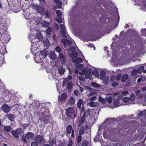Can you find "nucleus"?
Masks as SVG:
<instances>
[{"mask_svg":"<svg viewBox=\"0 0 146 146\" xmlns=\"http://www.w3.org/2000/svg\"><path fill=\"white\" fill-rule=\"evenodd\" d=\"M65 114L68 117L71 118H74L76 116L74 108L71 107H68L66 110Z\"/></svg>","mask_w":146,"mask_h":146,"instance_id":"obj_1","label":"nucleus"},{"mask_svg":"<svg viewBox=\"0 0 146 146\" xmlns=\"http://www.w3.org/2000/svg\"><path fill=\"white\" fill-rule=\"evenodd\" d=\"M141 117L144 118V119H141L142 122V125H146V110L140 112L138 114L137 118L140 119Z\"/></svg>","mask_w":146,"mask_h":146,"instance_id":"obj_2","label":"nucleus"},{"mask_svg":"<svg viewBox=\"0 0 146 146\" xmlns=\"http://www.w3.org/2000/svg\"><path fill=\"white\" fill-rule=\"evenodd\" d=\"M7 25L5 20L4 19L0 20V32L4 33L7 30Z\"/></svg>","mask_w":146,"mask_h":146,"instance_id":"obj_3","label":"nucleus"},{"mask_svg":"<svg viewBox=\"0 0 146 146\" xmlns=\"http://www.w3.org/2000/svg\"><path fill=\"white\" fill-rule=\"evenodd\" d=\"M34 136V134L31 132H29L26 134L25 136L22 137V139L25 143L27 142L26 139L29 140L33 139Z\"/></svg>","mask_w":146,"mask_h":146,"instance_id":"obj_4","label":"nucleus"},{"mask_svg":"<svg viewBox=\"0 0 146 146\" xmlns=\"http://www.w3.org/2000/svg\"><path fill=\"white\" fill-rule=\"evenodd\" d=\"M23 132L22 129L20 128H19L17 130L11 131L12 135L15 137L18 138L19 137V135H21Z\"/></svg>","mask_w":146,"mask_h":146,"instance_id":"obj_5","label":"nucleus"},{"mask_svg":"<svg viewBox=\"0 0 146 146\" xmlns=\"http://www.w3.org/2000/svg\"><path fill=\"white\" fill-rule=\"evenodd\" d=\"M40 120L42 121V122L43 121L44 122V125H45L46 124H47L50 121L49 120V116L48 115H46L43 113L41 114L40 115Z\"/></svg>","mask_w":146,"mask_h":146,"instance_id":"obj_6","label":"nucleus"},{"mask_svg":"<svg viewBox=\"0 0 146 146\" xmlns=\"http://www.w3.org/2000/svg\"><path fill=\"white\" fill-rule=\"evenodd\" d=\"M82 71L85 74L86 78L88 79L91 74L92 70L90 69H86L85 68L82 70Z\"/></svg>","mask_w":146,"mask_h":146,"instance_id":"obj_7","label":"nucleus"},{"mask_svg":"<svg viewBox=\"0 0 146 146\" xmlns=\"http://www.w3.org/2000/svg\"><path fill=\"white\" fill-rule=\"evenodd\" d=\"M69 50L72 52V53L70 54V56L77 57L78 55V52L76 50L75 47L73 46H70L69 48Z\"/></svg>","mask_w":146,"mask_h":146,"instance_id":"obj_8","label":"nucleus"},{"mask_svg":"<svg viewBox=\"0 0 146 146\" xmlns=\"http://www.w3.org/2000/svg\"><path fill=\"white\" fill-rule=\"evenodd\" d=\"M116 129L115 128L112 127H109V128H105L104 130V134H108V133H112L113 132L115 131Z\"/></svg>","mask_w":146,"mask_h":146,"instance_id":"obj_9","label":"nucleus"},{"mask_svg":"<svg viewBox=\"0 0 146 146\" xmlns=\"http://www.w3.org/2000/svg\"><path fill=\"white\" fill-rule=\"evenodd\" d=\"M11 109V108L6 104H3L2 106V110L5 113H8Z\"/></svg>","mask_w":146,"mask_h":146,"instance_id":"obj_10","label":"nucleus"},{"mask_svg":"<svg viewBox=\"0 0 146 146\" xmlns=\"http://www.w3.org/2000/svg\"><path fill=\"white\" fill-rule=\"evenodd\" d=\"M76 57L71 56L72 61L73 62L76 63V64H79L82 61V59L80 58H76Z\"/></svg>","mask_w":146,"mask_h":146,"instance_id":"obj_11","label":"nucleus"},{"mask_svg":"<svg viewBox=\"0 0 146 146\" xmlns=\"http://www.w3.org/2000/svg\"><path fill=\"white\" fill-rule=\"evenodd\" d=\"M56 13L58 16V17L56 18V20L58 23H61L62 21L61 19V12L60 10H58L56 11Z\"/></svg>","mask_w":146,"mask_h":146,"instance_id":"obj_12","label":"nucleus"},{"mask_svg":"<svg viewBox=\"0 0 146 146\" xmlns=\"http://www.w3.org/2000/svg\"><path fill=\"white\" fill-rule=\"evenodd\" d=\"M58 92L59 95L58 96V102L60 101V102H63L64 100V92L62 90H60V89Z\"/></svg>","mask_w":146,"mask_h":146,"instance_id":"obj_13","label":"nucleus"},{"mask_svg":"<svg viewBox=\"0 0 146 146\" xmlns=\"http://www.w3.org/2000/svg\"><path fill=\"white\" fill-rule=\"evenodd\" d=\"M35 139L36 142L40 144L43 140V138L42 136L38 135L35 137Z\"/></svg>","mask_w":146,"mask_h":146,"instance_id":"obj_14","label":"nucleus"},{"mask_svg":"<svg viewBox=\"0 0 146 146\" xmlns=\"http://www.w3.org/2000/svg\"><path fill=\"white\" fill-rule=\"evenodd\" d=\"M76 68L75 69V72L76 73H79V71L84 67L83 64H75Z\"/></svg>","mask_w":146,"mask_h":146,"instance_id":"obj_15","label":"nucleus"},{"mask_svg":"<svg viewBox=\"0 0 146 146\" xmlns=\"http://www.w3.org/2000/svg\"><path fill=\"white\" fill-rule=\"evenodd\" d=\"M67 36H68L66 32L64 29V46L66 44L68 46H70L72 44L71 42L70 41L67 39L66 38H67Z\"/></svg>","mask_w":146,"mask_h":146,"instance_id":"obj_16","label":"nucleus"},{"mask_svg":"<svg viewBox=\"0 0 146 146\" xmlns=\"http://www.w3.org/2000/svg\"><path fill=\"white\" fill-rule=\"evenodd\" d=\"M36 56H38L40 58L43 59L46 56V54L44 51H42L40 52L36 53Z\"/></svg>","mask_w":146,"mask_h":146,"instance_id":"obj_17","label":"nucleus"},{"mask_svg":"<svg viewBox=\"0 0 146 146\" xmlns=\"http://www.w3.org/2000/svg\"><path fill=\"white\" fill-rule=\"evenodd\" d=\"M75 102V101L73 96H71L68 100V103L66 104V106L67 107L68 104L72 105H74Z\"/></svg>","mask_w":146,"mask_h":146,"instance_id":"obj_18","label":"nucleus"},{"mask_svg":"<svg viewBox=\"0 0 146 146\" xmlns=\"http://www.w3.org/2000/svg\"><path fill=\"white\" fill-rule=\"evenodd\" d=\"M90 109H87L86 111L84 110L82 111V113L84 112V115L82 117H85L86 118L88 116L90 115Z\"/></svg>","mask_w":146,"mask_h":146,"instance_id":"obj_19","label":"nucleus"},{"mask_svg":"<svg viewBox=\"0 0 146 146\" xmlns=\"http://www.w3.org/2000/svg\"><path fill=\"white\" fill-rule=\"evenodd\" d=\"M18 7H19L17 5H14L13 4V5H11L10 8L14 12L17 13L19 11V10L18 9Z\"/></svg>","mask_w":146,"mask_h":146,"instance_id":"obj_20","label":"nucleus"},{"mask_svg":"<svg viewBox=\"0 0 146 146\" xmlns=\"http://www.w3.org/2000/svg\"><path fill=\"white\" fill-rule=\"evenodd\" d=\"M49 57L52 60L55 59L57 58V56L54 51L50 52L48 53Z\"/></svg>","mask_w":146,"mask_h":146,"instance_id":"obj_21","label":"nucleus"},{"mask_svg":"<svg viewBox=\"0 0 146 146\" xmlns=\"http://www.w3.org/2000/svg\"><path fill=\"white\" fill-rule=\"evenodd\" d=\"M34 58L36 63H40L43 60L42 59L40 58L38 56H36V54L34 56Z\"/></svg>","mask_w":146,"mask_h":146,"instance_id":"obj_22","label":"nucleus"},{"mask_svg":"<svg viewBox=\"0 0 146 146\" xmlns=\"http://www.w3.org/2000/svg\"><path fill=\"white\" fill-rule=\"evenodd\" d=\"M7 117L10 120L12 121L14 120L15 116V115L12 114H8L7 116Z\"/></svg>","mask_w":146,"mask_h":146,"instance_id":"obj_23","label":"nucleus"},{"mask_svg":"<svg viewBox=\"0 0 146 146\" xmlns=\"http://www.w3.org/2000/svg\"><path fill=\"white\" fill-rule=\"evenodd\" d=\"M32 106L35 108L38 109L40 106V103L38 101H35L32 103Z\"/></svg>","mask_w":146,"mask_h":146,"instance_id":"obj_24","label":"nucleus"},{"mask_svg":"<svg viewBox=\"0 0 146 146\" xmlns=\"http://www.w3.org/2000/svg\"><path fill=\"white\" fill-rule=\"evenodd\" d=\"M135 96L134 94H131L130 96V100L131 103L132 104H135Z\"/></svg>","mask_w":146,"mask_h":146,"instance_id":"obj_25","label":"nucleus"},{"mask_svg":"<svg viewBox=\"0 0 146 146\" xmlns=\"http://www.w3.org/2000/svg\"><path fill=\"white\" fill-rule=\"evenodd\" d=\"M107 100V98H102L101 96H100L99 98V101L102 104H104L106 102Z\"/></svg>","mask_w":146,"mask_h":146,"instance_id":"obj_26","label":"nucleus"},{"mask_svg":"<svg viewBox=\"0 0 146 146\" xmlns=\"http://www.w3.org/2000/svg\"><path fill=\"white\" fill-rule=\"evenodd\" d=\"M119 98H117L116 99H115L114 100L113 102V104L115 106V107H117L120 106L119 102Z\"/></svg>","mask_w":146,"mask_h":146,"instance_id":"obj_27","label":"nucleus"},{"mask_svg":"<svg viewBox=\"0 0 146 146\" xmlns=\"http://www.w3.org/2000/svg\"><path fill=\"white\" fill-rule=\"evenodd\" d=\"M34 6L36 7L35 9L37 10L38 13H40L42 12V6L39 5H36L35 4Z\"/></svg>","mask_w":146,"mask_h":146,"instance_id":"obj_28","label":"nucleus"},{"mask_svg":"<svg viewBox=\"0 0 146 146\" xmlns=\"http://www.w3.org/2000/svg\"><path fill=\"white\" fill-rule=\"evenodd\" d=\"M128 75L127 74H123L121 78V81L122 82H124L126 81L128 78Z\"/></svg>","mask_w":146,"mask_h":146,"instance_id":"obj_29","label":"nucleus"},{"mask_svg":"<svg viewBox=\"0 0 146 146\" xmlns=\"http://www.w3.org/2000/svg\"><path fill=\"white\" fill-rule=\"evenodd\" d=\"M35 37L36 38H38L39 39H42L43 36L40 32H37L36 34Z\"/></svg>","mask_w":146,"mask_h":146,"instance_id":"obj_30","label":"nucleus"},{"mask_svg":"<svg viewBox=\"0 0 146 146\" xmlns=\"http://www.w3.org/2000/svg\"><path fill=\"white\" fill-rule=\"evenodd\" d=\"M4 33V40L6 41H9L10 38V36L6 32Z\"/></svg>","mask_w":146,"mask_h":146,"instance_id":"obj_31","label":"nucleus"},{"mask_svg":"<svg viewBox=\"0 0 146 146\" xmlns=\"http://www.w3.org/2000/svg\"><path fill=\"white\" fill-rule=\"evenodd\" d=\"M84 133H85L84 127L82 126L81 128L80 129L79 131V135H82Z\"/></svg>","mask_w":146,"mask_h":146,"instance_id":"obj_32","label":"nucleus"},{"mask_svg":"<svg viewBox=\"0 0 146 146\" xmlns=\"http://www.w3.org/2000/svg\"><path fill=\"white\" fill-rule=\"evenodd\" d=\"M49 143L50 146H56V141L54 139L50 140Z\"/></svg>","mask_w":146,"mask_h":146,"instance_id":"obj_33","label":"nucleus"},{"mask_svg":"<svg viewBox=\"0 0 146 146\" xmlns=\"http://www.w3.org/2000/svg\"><path fill=\"white\" fill-rule=\"evenodd\" d=\"M90 106L92 107H95L99 105V104L98 103L95 102H90L89 103Z\"/></svg>","mask_w":146,"mask_h":146,"instance_id":"obj_34","label":"nucleus"},{"mask_svg":"<svg viewBox=\"0 0 146 146\" xmlns=\"http://www.w3.org/2000/svg\"><path fill=\"white\" fill-rule=\"evenodd\" d=\"M54 2L57 3L56 6L58 8H60L62 6V2L59 0H54Z\"/></svg>","mask_w":146,"mask_h":146,"instance_id":"obj_35","label":"nucleus"},{"mask_svg":"<svg viewBox=\"0 0 146 146\" xmlns=\"http://www.w3.org/2000/svg\"><path fill=\"white\" fill-rule=\"evenodd\" d=\"M85 120V117H82L80 119L78 122L79 123V126L80 127L81 125L84 123Z\"/></svg>","mask_w":146,"mask_h":146,"instance_id":"obj_36","label":"nucleus"},{"mask_svg":"<svg viewBox=\"0 0 146 146\" xmlns=\"http://www.w3.org/2000/svg\"><path fill=\"white\" fill-rule=\"evenodd\" d=\"M106 73L105 71H102L100 74V79L102 80L104 79L105 78Z\"/></svg>","mask_w":146,"mask_h":146,"instance_id":"obj_37","label":"nucleus"},{"mask_svg":"<svg viewBox=\"0 0 146 146\" xmlns=\"http://www.w3.org/2000/svg\"><path fill=\"white\" fill-rule=\"evenodd\" d=\"M74 85L73 82L72 81L70 82L68 84L67 87V89L68 90H70L72 88V86Z\"/></svg>","mask_w":146,"mask_h":146,"instance_id":"obj_38","label":"nucleus"},{"mask_svg":"<svg viewBox=\"0 0 146 146\" xmlns=\"http://www.w3.org/2000/svg\"><path fill=\"white\" fill-rule=\"evenodd\" d=\"M58 72L60 74H64V68L62 66L58 68Z\"/></svg>","mask_w":146,"mask_h":146,"instance_id":"obj_39","label":"nucleus"},{"mask_svg":"<svg viewBox=\"0 0 146 146\" xmlns=\"http://www.w3.org/2000/svg\"><path fill=\"white\" fill-rule=\"evenodd\" d=\"M144 67L143 66H141L138 68L137 71L138 73H142V71L143 70Z\"/></svg>","mask_w":146,"mask_h":146,"instance_id":"obj_40","label":"nucleus"},{"mask_svg":"<svg viewBox=\"0 0 146 146\" xmlns=\"http://www.w3.org/2000/svg\"><path fill=\"white\" fill-rule=\"evenodd\" d=\"M72 129V126L71 125H69L66 128L67 133L70 134Z\"/></svg>","mask_w":146,"mask_h":146,"instance_id":"obj_41","label":"nucleus"},{"mask_svg":"<svg viewBox=\"0 0 146 146\" xmlns=\"http://www.w3.org/2000/svg\"><path fill=\"white\" fill-rule=\"evenodd\" d=\"M83 100L82 99H79L77 102V106L79 109H80L81 105L82 102Z\"/></svg>","mask_w":146,"mask_h":146,"instance_id":"obj_42","label":"nucleus"},{"mask_svg":"<svg viewBox=\"0 0 146 146\" xmlns=\"http://www.w3.org/2000/svg\"><path fill=\"white\" fill-rule=\"evenodd\" d=\"M62 84V87L64 86V78H62L60 79L58 81V84L60 85Z\"/></svg>","mask_w":146,"mask_h":146,"instance_id":"obj_43","label":"nucleus"},{"mask_svg":"<svg viewBox=\"0 0 146 146\" xmlns=\"http://www.w3.org/2000/svg\"><path fill=\"white\" fill-rule=\"evenodd\" d=\"M92 86L95 87L99 88L101 87V85L98 84L94 82H92L91 83Z\"/></svg>","mask_w":146,"mask_h":146,"instance_id":"obj_44","label":"nucleus"},{"mask_svg":"<svg viewBox=\"0 0 146 146\" xmlns=\"http://www.w3.org/2000/svg\"><path fill=\"white\" fill-rule=\"evenodd\" d=\"M92 73L96 77H98L99 76V74L97 70H94L92 72Z\"/></svg>","mask_w":146,"mask_h":146,"instance_id":"obj_45","label":"nucleus"},{"mask_svg":"<svg viewBox=\"0 0 146 146\" xmlns=\"http://www.w3.org/2000/svg\"><path fill=\"white\" fill-rule=\"evenodd\" d=\"M60 27L61 30L60 31V34L63 35H64V25L63 24H61L60 25Z\"/></svg>","mask_w":146,"mask_h":146,"instance_id":"obj_46","label":"nucleus"},{"mask_svg":"<svg viewBox=\"0 0 146 146\" xmlns=\"http://www.w3.org/2000/svg\"><path fill=\"white\" fill-rule=\"evenodd\" d=\"M141 33L142 35L146 36V29H142L141 30Z\"/></svg>","mask_w":146,"mask_h":146,"instance_id":"obj_47","label":"nucleus"},{"mask_svg":"<svg viewBox=\"0 0 146 146\" xmlns=\"http://www.w3.org/2000/svg\"><path fill=\"white\" fill-rule=\"evenodd\" d=\"M103 82L105 84H106L109 82V78L108 77H105L103 79Z\"/></svg>","mask_w":146,"mask_h":146,"instance_id":"obj_48","label":"nucleus"},{"mask_svg":"<svg viewBox=\"0 0 146 146\" xmlns=\"http://www.w3.org/2000/svg\"><path fill=\"white\" fill-rule=\"evenodd\" d=\"M5 130L7 132H9L11 131V127L9 126H5L4 128Z\"/></svg>","mask_w":146,"mask_h":146,"instance_id":"obj_49","label":"nucleus"},{"mask_svg":"<svg viewBox=\"0 0 146 146\" xmlns=\"http://www.w3.org/2000/svg\"><path fill=\"white\" fill-rule=\"evenodd\" d=\"M137 70L136 69H134L131 71V75L132 76H134L136 75L137 73H138Z\"/></svg>","mask_w":146,"mask_h":146,"instance_id":"obj_50","label":"nucleus"},{"mask_svg":"<svg viewBox=\"0 0 146 146\" xmlns=\"http://www.w3.org/2000/svg\"><path fill=\"white\" fill-rule=\"evenodd\" d=\"M130 100V98L128 97H124L122 99V101L123 102H127Z\"/></svg>","mask_w":146,"mask_h":146,"instance_id":"obj_51","label":"nucleus"},{"mask_svg":"<svg viewBox=\"0 0 146 146\" xmlns=\"http://www.w3.org/2000/svg\"><path fill=\"white\" fill-rule=\"evenodd\" d=\"M72 79V76L71 75H69L67 78H64V82H68L69 80Z\"/></svg>","mask_w":146,"mask_h":146,"instance_id":"obj_52","label":"nucleus"},{"mask_svg":"<svg viewBox=\"0 0 146 146\" xmlns=\"http://www.w3.org/2000/svg\"><path fill=\"white\" fill-rule=\"evenodd\" d=\"M88 143V142L87 141L84 140L82 142V146H87Z\"/></svg>","mask_w":146,"mask_h":146,"instance_id":"obj_53","label":"nucleus"},{"mask_svg":"<svg viewBox=\"0 0 146 146\" xmlns=\"http://www.w3.org/2000/svg\"><path fill=\"white\" fill-rule=\"evenodd\" d=\"M52 30V29L51 27H48L46 31V33L49 35H50L51 32Z\"/></svg>","mask_w":146,"mask_h":146,"instance_id":"obj_54","label":"nucleus"},{"mask_svg":"<svg viewBox=\"0 0 146 146\" xmlns=\"http://www.w3.org/2000/svg\"><path fill=\"white\" fill-rule=\"evenodd\" d=\"M118 85L119 83L117 81L113 82L111 83V86L113 87H116L118 86Z\"/></svg>","mask_w":146,"mask_h":146,"instance_id":"obj_55","label":"nucleus"},{"mask_svg":"<svg viewBox=\"0 0 146 146\" xmlns=\"http://www.w3.org/2000/svg\"><path fill=\"white\" fill-rule=\"evenodd\" d=\"M121 77V73L118 74L115 77L116 79L117 80H120Z\"/></svg>","mask_w":146,"mask_h":146,"instance_id":"obj_56","label":"nucleus"},{"mask_svg":"<svg viewBox=\"0 0 146 146\" xmlns=\"http://www.w3.org/2000/svg\"><path fill=\"white\" fill-rule=\"evenodd\" d=\"M110 119L113 120L114 119V118H109L107 119H106L104 121V122L103 123L104 124V123H110Z\"/></svg>","mask_w":146,"mask_h":146,"instance_id":"obj_57","label":"nucleus"},{"mask_svg":"<svg viewBox=\"0 0 146 146\" xmlns=\"http://www.w3.org/2000/svg\"><path fill=\"white\" fill-rule=\"evenodd\" d=\"M46 15V18H49L50 16V12L48 11H46L45 13Z\"/></svg>","mask_w":146,"mask_h":146,"instance_id":"obj_58","label":"nucleus"},{"mask_svg":"<svg viewBox=\"0 0 146 146\" xmlns=\"http://www.w3.org/2000/svg\"><path fill=\"white\" fill-rule=\"evenodd\" d=\"M112 98L111 96H109L108 98L107 99L108 102L109 103H111L112 101Z\"/></svg>","mask_w":146,"mask_h":146,"instance_id":"obj_59","label":"nucleus"},{"mask_svg":"<svg viewBox=\"0 0 146 146\" xmlns=\"http://www.w3.org/2000/svg\"><path fill=\"white\" fill-rule=\"evenodd\" d=\"M82 139V135H79L77 138V142L78 143H80Z\"/></svg>","mask_w":146,"mask_h":146,"instance_id":"obj_60","label":"nucleus"},{"mask_svg":"<svg viewBox=\"0 0 146 146\" xmlns=\"http://www.w3.org/2000/svg\"><path fill=\"white\" fill-rule=\"evenodd\" d=\"M49 23L46 21L42 23V25L44 27H47L49 25Z\"/></svg>","mask_w":146,"mask_h":146,"instance_id":"obj_61","label":"nucleus"},{"mask_svg":"<svg viewBox=\"0 0 146 146\" xmlns=\"http://www.w3.org/2000/svg\"><path fill=\"white\" fill-rule=\"evenodd\" d=\"M56 50L58 52H60L61 50V48L59 46H57L56 48Z\"/></svg>","mask_w":146,"mask_h":146,"instance_id":"obj_62","label":"nucleus"},{"mask_svg":"<svg viewBox=\"0 0 146 146\" xmlns=\"http://www.w3.org/2000/svg\"><path fill=\"white\" fill-rule=\"evenodd\" d=\"M115 76L114 75H112L111 76L110 78V81H113L115 79Z\"/></svg>","mask_w":146,"mask_h":146,"instance_id":"obj_63","label":"nucleus"},{"mask_svg":"<svg viewBox=\"0 0 146 146\" xmlns=\"http://www.w3.org/2000/svg\"><path fill=\"white\" fill-rule=\"evenodd\" d=\"M32 146H38V144L36 142H33L31 143Z\"/></svg>","mask_w":146,"mask_h":146,"instance_id":"obj_64","label":"nucleus"}]
</instances>
